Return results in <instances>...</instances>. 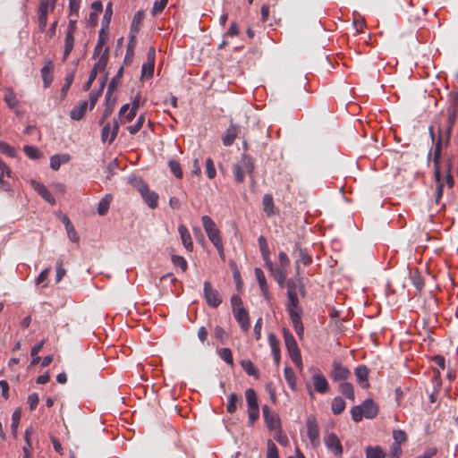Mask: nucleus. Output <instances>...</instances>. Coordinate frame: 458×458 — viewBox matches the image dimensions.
Segmentation results:
<instances>
[{
  "label": "nucleus",
  "mask_w": 458,
  "mask_h": 458,
  "mask_svg": "<svg viewBox=\"0 0 458 458\" xmlns=\"http://www.w3.org/2000/svg\"><path fill=\"white\" fill-rule=\"evenodd\" d=\"M154 67H155V64H149V63H145L143 64L142 65V68H141V75L144 77H148V78H151L154 74Z\"/></svg>",
  "instance_id": "nucleus-60"
},
{
  "label": "nucleus",
  "mask_w": 458,
  "mask_h": 458,
  "mask_svg": "<svg viewBox=\"0 0 458 458\" xmlns=\"http://www.w3.org/2000/svg\"><path fill=\"white\" fill-rule=\"evenodd\" d=\"M345 406H346L345 401L342 397L336 396L333 399L332 403H331L332 412L335 415H339L344 411Z\"/></svg>",
  "instance_id": "nucleus-32"
},
{
  "label": "nucleus",
  "mask_w": 458,
  "mask_h": 458,
  "mask_svg": "<svg viewBox=\"0 0 458 458\" xmlns=\"http://www.w3.org/2000/svg\"><path fill=\"white\" fill-rule=\"evenodd\" d=\"M240 402V397L232 393L228 397V403L226 407L227 412L233 414L237 411V403Z\"/></svg>",
  "instance_id": "nucleus-40"
},
{
  "label": "nucleus",
  "mask_w": 458,
  "mask_h": 458,
  "mask_svg": "<svg viewBox=\"0 0 458 458\" xmlns=\"http://www.w3.org/2000/svg\"><path fill=\"white\" fill-rule=\"evenodd\" d=\"M87 108H88V101H86V100L81 102L80 105L75 106L70 112L71 118L74 121L81 120L84 116V114L87 111Z\"/></svg>",
  "instance_id": "nucleus-25"
},
{
  "label": "nucleus",
  "mask_w": 458,
  "mask_h": 458,
  "mask_svg": "<svg viewBox=\"0 0 458 458\" xmlns=\"http://www.w3.org/2000/svg\"><path fill=\"white\" fill-rule=\"evenodd\" d=\"M206 174L209 179H214L216 174L214 162L210 157L206 159Z\"/></svg>",
  "instance_id": "nucleus-54"
},
{
  "label": "nucleus",
  "mask_w": 458,
  "mask_h": 458,
  "mask_svg": "<svg viewBox=\"0 0 458 458\" xmlns=\"http://www.w3.org/2000/svg\"><path fill=\"white\" fill-rule=\"evenodd\" d=\"M178 232L180 233L182 242L183 246L185 247V249L188 251H191L193 249V244H192L191 233H190L189 230L187 229V227L183 225H180L178 226Z\"/></svg>",
  "instance_id": "nucleus-20"
},
{
  "label": "nucleus",
  "mask_w": 458,
  "mask_h": 458,
  "mask_svg": "<svg viewBox=\"0 0 458 458\" xmlns=\"http://www.w3.org/2000/svg\"><path fill=\"white\" fill-rule=\"evenodd\" d=\"M287 309H298L301 308L299 306V300L297 296V293H287Z\"/></svg>",
  "instance_id": "nucleus-50"
},
{
  "label": "nucleus",
  "mask_w": 458,
  "mask_h": 458,
  "mask_svg": "<svg viewBox=\"0 0 458 458\" xmlns=\"http://www.w3.org/2000/svg\"><path fill=\"white\" fill-rule=\"evenodd\" d=\"M284 340L292 361L300 369L302 368L301 351L293 335L286 329L283 330Z\"/></svg>",
  "instance_id": "nucleus-4"
},
{
  "label": "nucleus",
  "mask_w": 458,
  "mask_h": 458,
  "mask_svg": "<svg viewBox=\"0 0 458 458\" xmlns=\"http://www.w3.org/2000/svg\"><path fill=\"white\" fill-rule=\"evenodd\" d=\"M203 293L204 299L209 307L216 309L222 303V298L218 291L213 288L209 281L204 282Z\"/></svg>",
  "instance_id": "nucleus-7"
},
{
  "label": "nucleus",
  "mask_w": 458,
  "mask_h": 458,
  "mask_svg": "<svg viewBox=\"0 0 458 458\" xmlns=\"http://www.w3.org/2000/svg\"><path fill=\"white\" fill-rule=\"evenodd\" d=\"M73 80H74V72H70L69 74L66 75L64 83L62 86L61 92H60L62 99H64L66 97L67 92H68L71 85L73 82Z\"/></svg>",
  "instance_id": "nucleus-41"
},
{
  "label": "nucleus",
  "mask_w": 458,
  "mask_h": 458,
  "mask_svg": "<svg viewBox=\"0 0 458 458\" xmlns=\"http://www.w3.org/2000/svg\"><path fill=\"white\" fill-rule=\"evenodd\" d=\"M171 260L174 266L180 267L182 271H186L188 265L186 259L183 257L179 255H172Z\"/></svg>",
  "instance_id": "nucleus-51"
},
{
  "label": "nucleus",
  "mask_w": 458,
  "mask_h": 458,
  "mask_svg": "<svg viewBox=\"0 0 458 458\" xmlns=\"http://www.w3.org/2000/svg\"><path fill=\"white\" fill-rule=\"evenodd\" d=\"M81 6V0H69L70 17L77 18Z\"/></svg>",
  "instance_id": "nucleus-52"
},
{
  "label": "nucleus",
  "mask_w": 458,
  "mask_h": 458,
  "mask_svg": "<svg viewBox=\"0 0 458 458\" xmlns=\"http://www.w3.org/2000/svg\"><path fill=\"white\" fill-rule=\"evenodd\" d=\"M369 369L365 365H359L354 369L357 381L362 388L369 387Z\"/></svg>",
  "instance_id": "nucleus-16"
},
{
  "label": "nucleus",
  "mask_w": 458,
  "mask_h": 458,
  "mask_svg": "<svg viewBox=\"0 0 458 458\" xmlns=\"http://www.w3.org/2000/svg\"><path fill=\"white\" fill-rule=\"evenodd\" d=\"M324 443L326 447L333 452L335 458H342L343 454V446L342 444L337 437V436L334 433H328L324 437Z\"/></svg>",
  "instance_id": "nucleus-9"
},
{
  "label": "nucleus",
  "mask_w": 458,
  "mask_h": 458,
  "mask_svg": "<svg viewBox=\"0 0 458 458\" xmlns=\"http://www.w3.org/2000/svg\"><path fill=\"white\" fill-rule=\"evenodd\" d=\"M119 130V124L116 120L114 121L113 126L111 127L110 123H106L104 125L101 131V140L103 142H108L109 144L113 143L115 140Z\"/></svg>",
  "instance_id": "nucleus-12"
},
{
  "label": "nucleus",
  "mask_w": 458,
  "mask_h": 458,
  "mask_svg": "<svg viewBox=\"0 0 458 458\" xmlns=\"http://www.w3.org/2000/svg\"><path fill=\"white\" fill-rule=\"evenodd\" d=\"M268 344L271 348L274 360L276 364L278 365L280 362V345L277 337L273 333L268 335Z\"/></svg>",
  "instance_id": "nucleus-21"
},
{
  "label": "nucleus",
  "mask_w": 458,
  "mask_h": 458,
  "mask_svg": "<svg viewBox=\"0 0 458 458\" xmlns=\"http://www.w3.org/2000/svg\"><path fill=\"white\" fill-rule=\"evenodd\" d=\"M132 183L148 208L151 209L156 208L158 205V195L155 191H150L148 184L140 178H135Z\"/></svg>",
  "instance_id": "nucleus-3"
},
{
  "label": "nucleus",
  "mask_w": 458,
  "mask_h": 458,
  "mask_svg": "<svg viewBox=\"0 0 458 458\" xmlns=\"http://www.w3.org/2000/svg\"><path fill=\"white\" fill-rule=\"evenodd\" d=\"M264 421L269 430H275L280 428V420L277 414L273 413L267 405L262 407Z\"/></svg>",
  "instance_id": "nucleus-10"
},
{
  "label": "nucleus",
  "mask_w": 458,
  "mask_h": 458,
  "mask_svg": "<svg viewBox=\"0 0 458 458\" xmlns=\"http://www.w3.org/2000/svg\"><path fill=\"white\" fill-rule=\"evenodd\" d=\"M167 3H168V0L156 1L153 4L152 10H151L152 15L155 16V15L162 13L163 10L165 9V7L166 6Z\"/></svg>",
  "instance_id": "nucleus-55"
},
{
  "label": "nucleus",
  "mask_w": 458,
  "mask_h": 458,
  "mask_svg": "<svg viewBox=\"0 0 458 458\" xmlns=\"http://www.w3.org/2000/svg\"><path fill=\"white\" fill-rule=\"evenodd\" d=\"M143 19V11L140 10L135 13L131 24L130 34H134L135 36H137L138 32L140 31V28L142 24Z\"/></svg>",
  "instance_id": "nucleus-26"
},
{
  "label": "nucleus",
  "mask_w": 458,
  "mask_h": 458,
  "mask_svg": "<svg viewBox=\"0 0 458 458\" xmlns=\"http://www.w3.org/2000/svg\"><path fill=\"white\" fill-rule=\"evenodd\" d=\"M270 273L280 286L284 284L288 275L287 268L279 266L274 267Z\"/></svg>",
  "instance_id": "nucleus-23"
},
{
  "label": "nucleus",
  "mask_w": 458,
  "mask_h": 458,
  "mask_svg": "<svg viewBox=\"0 0 458 458\" xmlns=\"http://www.w3.org/2000/svg\"><path fill=\"white\" fill-rule=\"evenodd\" d=\"M262 204H263V210L267 214V216H271L275 214V211H274L275 205H274L273 197L271 195H269V194L264 195L263 199H262Z\"/></svg>",
  "instance_id": "nucleus-31"
},
{
  "label": "nucleus",
  "mask_w": 458,
  "mask_h": 458,
  "mask_svg": "<svg viewBox=\"0 0 458 458\" xmlns=\"http://www.w3.org/2000/svg\"><path fill=\"white\" fill-rule=\"evenodd\" d=\"M402 445L392 443L389 448V455L393 458H401L403 455Z\"/></svg>",
  "instance_id": "nucleus-56"
},
{
  "label": "nucleus",
  "mask_w": 458,
  "mask_h": 458,
  "mask_svg": "<svg viewBox=\"0 0 458 458\" xmlns=\"http://www.w3.org/2000/svg\"><path fill=\"white\" fill-rule=\"evenodd\" d=\"M20 420H21V411L19 410H16L12 414L11 428H12L13 432H15L17 430Z\"/></svg>",
  "instance_id": "nucleus-63"
},
{
  "label": "nucleus",
  "mask_w": 458,
  "mask_h": 458,
  "mask_svg": "<svg viewBox=\"0 0 458 458\" xmlns=\"http://www.w3.org/2000/svg\"><path fill=\"white\" fill-rule=\"evenodd\" d=\"M254 274L256 276V279L258 281L259 288H265V286L267 285V279L265 277L264 272L261 268L256 267L254 269Z\"/></svg>",
  "instance_id": "nucleus-53"
},
{
  "label": "nucleus",
  "mask_w": 458,
  "mask_h": 458,
  "mask_svg": "<svg viewBox=\"0 0 458 458\" xmlns=\"http://www.w3.org/2000/svg\"><path fill=\"white\" fill-rule=\"evenodd\" d=\"M378 413V407L375 402L368 398L360 405H355L351 409L352 420L354 422H360L363 417L366 419H374Z\"/></svg>",
  "instance_id": "nucleus-1"
},
{
  "label": "nucleus",
  "mask_w": 458,
  "mask_h": 458,
  "mask_svg": "<svg viewBox=\"0 0 458 458\" xmlns=\"http://www.w3.org/2000/svg\"><path fill=\"white\" fill-rule=\"evenodd\" d=\"M258 242H259V250L261 252V256L263 257V256L270 255V251L268 249L267 240L263 235H260L258 238Z\"/></svg>",
  "instance_id": "nucleus-57"
},
{
  "label": "nucleus",
  "mask_w": 458,
  "mask_h": 458,
  "mask_svg": "<svg viewBox=\"0 0 458 458\" xmlns=\"http://www.w3.org/2000/svg\"><path fill=\"white\" fill-rule=\"evenodd\" d=\"M267 458H279L278 450L276 444L272 440L267 442Z\"/></svg>",
  "instance_id": "nucleus-59"
},
{
  "label": "nucleus",
  "mask_w": 458,
  "mask_h": 458,
  "mask_svg": "<svg viewBox=\"0 0 458 458\" xmlns=\"http://www.w3.org/2000/svg\"><path fill=\"white\" fill-rule=\"evenodd\" d=\"M123 74V67L121 66L119 70L117 71L115 76H114L111 80V81L108 84L107 90L108 92H113L115 90L117 85L120 82V80Z\"/></svg>",
  "instance_id": "nucleus-39"
},
{
  "label": "nucleus",
  "mask_w": 458,
  "mask_h": 458,
  "mask_svg": "<svg viewBox=\"0 0 458 458\" xmlns=\"http://www.w3.org/2000/svg\"><path fill=\"white\" fill-rule=\"evenodd\" d=\"M137 43V36L134 34L129 35V42L126 48L125 61H131L134 55V48Z\"/></svg>",
  "instance_id": "nucleus-37"
},
{
  "label": "nucleus",
  "mask_w": 458,
  "mask_h": 458,
  "mask_svg": "<svg viewBox=\"0 0 458 458\" xmlns=\"http://www.w3.org/2000/svg\"><path fill=\"white\" fill-rule=\"evenodd\" d=\"M0 152L10 157H14L16 156L15 148L2 140H0Z\"/></svg>",
  "instance_id": "nucleus-49"
},
{
  "label": "nucleus",
  "mask_w": 458,
  "mask_h": 458,
  "mask_svg": "<svg viewBox=\"0 0 458 458\" xmlns=\"http://www.w3.org/2000/svg\"><path fill=\"white\" fill-rule=\"evenodd\" d=\"M31 186L33 189L48 203L51 205L55 204V199L47 187L38 182L31 181Z\"/></svg>",
  "instance_id": "nucleus-14"
},
{
  "label": "nucleus",
  "mask_w": 458,
  "mask_h": 458,
  "mask_svg": "<svg viewBox=\"0 0 458 458\" xmlns=\"http://www.w3.org/2000/svg\"><path fill=\"white\" fill-rule=\"evenodd\" d=\"M235 320L239 323L242 331L247 332L250 327L249 312L245 308L233 311Z\"/></svg>",
  "instance_id": "nucleus-13"
},
{
  "label": "nucleus",
  "mask_w": 458,
  "mask_h": 458,
  "mask_svg": "<svg viewBox=\"0 0 458 458\" xmlns=\"http://www.w3.org/2000/svg\"><path fill=\"white\" fill-rule=\"evenodd\" d=\"M146 116L144 114H141L138 119L137 122L133 125H130L127 127L128 131L134 135L136 134L143 126V123H145Z\"/></svg>",
  "instance_id": "nucleus-42"
},
{
  "label": "nucleus",
  "mask_w": 458,
  "mask_h": 458,
  "mask_svg": "<svg viewBox=\"0 0 458 458\" xmlns=\"http://www.w3.org/2000/svg\"><path fill=\"white\" fill-rule=\"evenodd\" d=\"M55 5V0H52L51 3H49L47 0H41L40 4L38 7V14H44L47 16L48 9L54 10Z\"/></svg>",
  "instance_id": "nucleus-43"
},
{
  "label": "nucleus",
  "mask_w": 458,
  "mask_h": 458,
  "mask_svg": "<svg viewBox=\"0 0 458 458\" xmlns=\"http://www.w3.org/2000/svg\"><path fill=\"white\" fill-rule=\"evenodd\" d=\"M74 47V37L73 35H71L70 33H65V38H64V55L63 60L65 61L71 52L72 51Z\"/></svg>",
  "instance_id": "nucleus-34"
},
{
  "label": "nucleus",
  "mask_w": 458,
  "mask_h": 458,
  "mask_svg": "<svg viewBox=\"0 0 458 458\" xmlns=\"http://www.w3.org/2000/svg\"><path fill=\"white\" fill-rule=\"evenodd\" d=\"M241 367L249 375L256 378L259 377V369L254 366L250 360H242L241 361Z\"/></svg>",
  "instance_id": "nucleus-29"
},
{
  "label": "nucleus",
  "mask_w": 458,
  "mask_h": 458,
  "mask_svg": "<svg viewBox=\"0 0 458 458\" xmlns=\"http://www.w3.org/2000/svg\"><path fill=\"white\" fill-rule=\"evenodd\" d=\"M4 101L6 102V104L8 105V106L10 108L15 107L18 104V100L16 99V97H15L13 91L10 89H7L5 90Z\"/></svg>",
  "instance_id": "nucleus-46"
},
{
  "label": "nucleus",
  "mask_w": 458,
  "mask_h": 458,
  "mask_svg": "<svg viewBox=\"0 0 458 458\" xmlns=\"http://www.w3.org/2000/svg\"><path fill=\"white\" fill-rule=\"evenodd\" d=\"M284 378L292 390L296 389V377L294 371L290 367H285L284 369Z\"/></svg>",
  "instance_id": "nucleus-36"
},
{
  "label": "nucleus",
  "mask_w": 458,
  "mask_h": 458,
  "mask_svg": "<svg viewBox=\"0 0 458 458\" xmlns=\"http://www.w3.org/2000/svg\"><path fill=\"white\" fill-rule=\"evenodd\" d=\"M245 398L248 406V417H249V426H252L254 422L259 417V407L258 402V395L254 389L248 388L245 390Z\"/></svg>",
  "instance_id": "nucleus-5"
},
{
  "label": "nucleus",
  "mask_w": 458,
  "mask_h": 458,
  "mask_svg": "<svg viewBox=\"0 0 458 458\" xmlns=\"http://www.w3.org/2000/svg\"><path fill=\"white\" fill-rule=\"evenodd\" d=\"M219 357L225 361L227 364L233 366V354L232 351L229 348H223L219 352Z\"/></svg>",
  "instance_id": "nucleus-48"
},
{
  "label": "nucleus",
  "mask_w": 458,
  "mask_h": 458,
  "mask_svg": "<svg viewBox=\"0 0 458 458\" xmlns=\"http://www.w3.org/2000/svg\"><path fill=\"white\" fill-rule=\"evenodd\" d=\"M306 426H307V435L310 441V444L314 447L318 446L320 444L319 429H318V425L316 418L312 415L309 416L307 418Z\"/></svg>",
  "instance_id": "nucleus-8"
},
{
  "label": "nucleus",
  "mask_w": 458,
  "mask_h": 458,
  "mask_svg": "<svg viewBox=\"0 0 458 458\" xmlns=\"http://www.w3.org/2000/svg\"><path fill=\"white\" fill-rule=\"evenodd\" d=\"M71 160V157L69 154H56L51 157L50 158V167L57 171L61 165L67 164Z\"/></svg>",
  "instance_id": "nucleus-22"
},
{
  "label": "nucleus",
  "mask_w": 458,
  "mask_h": 458,
  "mask_svg": "<svg viewBox=\"0 0 458 458\" xmlns=\"http://www.w3.org/2000/svg\"><path fill=\"white\" fill-rule=\"evenodd\" d=\"M351 375L350 369L344 366L339 360H333L329 377L334 382L346 381Z\"/></svg>",
  "instance_id": "nucleus-6"
},
{
  "label": "nucleus",
  "mask_w": 458,
  "mask_h": 458,
  "mask_svg": "<svg viewBox=\"0 0 458 458\" xmlns=\"http://www.w3.org/2000/svg\"><path fill=\"white\" fill-rule=\"evenodd\" d=\"M245 172L236 164L233 165V174L235 181L239 183L243 182L245 179Z\"/></svg>",
  "instance_id": "nucleus-61"
},
{
  "label": "nucleus",
  "mask_w": 458,
  "mask_h": 458,
  "mask_svg": "<svg viewBox=\"0 0 458 458\" xmlns=\"http://www.w3.org/2000/svg\"><path fill=\"white\" fill-rule=\"evenodd\" d=\"M30 430L27 429L25 431V441H26V445L23 446V458H30V449H31V443H30Z\"/></svg>",
  "instance_id": "nucleus-62"
},
{
  "label": "nucleus",
  "mask_w": 458,
  "mask_h": 458,
  "mask_svg": "<svg viewBox=\"0 0 458 458\" xmlns=\"http://www.w3.org/2000/svg\"><path fill=\"white\" fill-rule=\"evenodd\" d=\"M339 391L340 393L344 395L347 399L351 401H354L355 399V394L352 384L343 381L339 384Z\"/></svg>",
  "instance_id": "nucleus-28"
},
{
  "label": "nucleus",
  "mask_w": 458,
  "mask_h": 458,
  "mask_svg": "<svg viewBox=\"0 0 458 458\" xmlns=\"http://www.w3.org/2000/svg\"><path fill=\"white\" fill-rule=\"evenodd\" d=\"M393 443L403 445L407 442V435L402 429H394L393 430Z\"/></svg>",
  "instance_id": "nucleus-45"
},
{
  "label": "nucleus",
  "mask_w": 458,
  "mask_h": 458,
  "mask_svg": "<svg viewBox=\"0 0 458 458\" xmlns=\"http://www.w3.org/2000/svg\"><path fill=\"white\" fill-rule=\"evenodd\" d=\"M231 306L233 311L238 310V309L243 308L242 307V300L239 295H233L231 297Z\"/></svg>",
  "instance_id": "nucleus-64"
},
{
  "label": "nucleus",
  "mask_w": 458,
  "mask_h": 458,
  "mask_svg": "<svg viewBox=\"0 0 458 458\" xmlns=\"http://www.w3.org/2000/svg\"><path fill=\"white\" fill-rule=\"evenodd\" d=\"M366 458H385L386 454L379 445H369L365 449Z\"/></svg>",
  "instance_id": "nucleus-27"
},
{
  "label": "nucleus",
  "mask_w": 458,
  "mask_h": 458,
  "mask_svg": "<svg viewBox=\"0 0 458 458\" xmlns=\"http://www.w3.org/2000/svg\"><path fill=\"white\" fill-rule=\"evenodd\" d=\"M208 234V237L209 241L214 244L216 249L217 250L220 257L224 259L225 254H224V246L223 242L220 236V232L218 228H216L215 231L209 232Z\"/></svg>",
  "instance_id": "nucleus-17"
},
{
  "label": "nucleus",
  "mask_w": 458,
  "mask_h": 458,
  "mask_svg": "<svg viewBox=\"0 0 458 458\" xmlns=\"http://www.w3.org/2000/svg\"><path fill=\"white\" fill-rule=\"evenodd\" d=\"M108 62V48L106 47L104 53L99 56L98 62L94 64L92 71L95 72H102L106 69Z\"/></svg>",
  "instance_id": "nucleus-30"
},
{
  "label": "nucleus",
  "mask_w": 458,
  "mask_h": 458,
  "mask_svg": "<svg viewBox=\"0 0 458 458\" xmlns=\"http://www.w3.org/2000/svg\"><path fill=\"white\" fill-rule=\"evenodd\" d=\"M429 134L433 142H435V149L433 155V163H434V177L435 180L439 181L440 176V155L442 150V144L445 142V137L443 133V130L438 128V135L436 140L434 129L432 126L429 127Z\"/></svg>",
  "instance_id": "nucleus-2"
},
{
  "label": "nucleus",
  "mask_w": 458,
  "mask_h": 458,
  "mask_svg": "<svg viewBox=\"0 0 458 458\" xmlns=\"http://www.w3.org/2000/svg\"><path fill=\"white\" fill-rule=\"evenodd\" d=\"M23 151L28 157L34 160L40 158L42 156V153L39 151L38 148L30 145L24 146Z\"/></svg>",
  "instance_id": "nucleus-38"
},
{
  "label": "nucleus",
  "mask_w": 458,
  "mask_h": 458,
  "mask_svg": "<svg viewBox=\"0 0 458 458\" xmlns=\"http://www.w3.org/2000/svg\"><path fill=\"white\" fill-rule=\"evenodd\" d=\"M295 251L299 254V262H301L305 266H309L312 262L311 256L306 251L305 249H302L298 242L295 243Z\"/></svg>",
  "instance_id": "nucleus-33"
},
{
  "label": "nucleus",
  "mask_w": 458,
  "mask_h": 458,
  "mask_svg": "<svg viewBox=\"0 0 458 458\" xmlns=\"http://www.w3.org/2000/svg\"><path fill=\"white\" fill-rule=\"evenodd\" d=\"M111 201L112 196L110 194H106L101 199L98 206V214L99 216H105L107 213Z\"/></svg>",
  "instance_id": "nucleus-35"
},
{
  "label": "nucleus",
  "mask_w": 458,
  "mask_h": 458,
  "mask_svg": "<svg viewBox=\"0 0 458 458\" xmlns=\"http://www.w3.org/2000/svg\"><path fill=\"white\" fill-rule=\"evenodd\" d=\"M246 174L252 175L254 172L253 158L247 155H242L240 162L236 163Z\"/></svg>",
  "instance_id": "nucleus-24"
},
{
  "label": "nucleus",
  "mask_w": 458,
  "mask_h": 458,
  "mask_svg": "<svg viewBox=\"0 0 458 458\" xmlns=\"http://www.w3.org/2000/svg\"><path fill=\"white\" fill-rule=\"evenodd\" d=\"M41 77L43 80L44 87L48 88L53 81V67L51 60L46 61L45 65L41 68Z\"/></svg>",
  "instance_id": "nucleus-18"
},
{
  "label": "nucleus",
  "mask_w": 458,
  "mask_h": 458,
  "mask_svg": "<svg viewBox=\"0 0 458 458\" xmlns=\"http://www.w3.org/2000/svg\"><path fill=\"white\" fill-rule=\"evenodd\" d=\"M113 11H112V4L108 3L106 8V12L102 20V28L108 27L111 20Z\"/></svg>",
  "instance_id": "nucleus-58"
},
{
  "label": "nucleus",
  "mask_w": 458,
  "mask_h": 458,
  "mask_svg": "<svg viewBox=\"0 0 458 458\" xmlns=\"http://www.w3.org/2000/svg\"><path fill=\"white\" fill-rule=\"evenodd\" d=\"M201 221L207 233L217 228L215 222L208 216H203Z\"/></svg>",
  "instance_id": "nucleus-47"
},
{
  "label": "nucleus",
  "mask_w": 458,
  "mask_h": 458,
  "mask_svg": "<svg viewBox=\"0 0 458 458\" xmlns=\"http://www.w3.org/2000/svg\"><path fill=\"white\" fill-rule=\"evenodd\" d=\"M116 102V98L113 97V92L106 91V107L103 112L102 118L100 120V124L103 123L104 120L106 119L114 111V106Z\"/></svg>",
  "instance_id": "nucleus-19"
},
{
  "label": "nucleus",
  "mask_w": 458,
  "mask_h": 458,
  "mask_svg": "<svg viewBox=\"0 0 458 458\" xmlns=\"http://www.w3.org/2000/svg\"><path fill=\"white\" fill-rule=\"evenodd\" d=\"M240 131L239 126L231 123L230 126L225 131L222 137L223 144L226 147L233 145L238 133Z\"/></svg>",
  "instance_id": "nucleus-15"
},
{
  "label": "nucleus",
  "mask_w": 458,
  "mask_h": 458,
  "mask_svg": "<svg viewBox=\"0 0 458 458\" xmlns=\"http://www.w3.org/2000/svg\"><path fill=\"white\" fill-rule=\"evenodd\" d=\"M312 383L314 391L318 394H325L329 390V383L320 371L316 372L312 376Z\"/></svg>",
  "instance_id": "nucleus-11"
},
{
  "label": "nucleus",
  "mask_w": 458,
  "mask_h": 458,
  "mask_svg": "<svg viewBox=\"0 0 458 458\" xmlns=\"http://www.w3.org/2000/svg\"><path fill=\"white\" fill-rule=\"evenodd\" d=\"M168 166H169L171 172L174 174V175L176 178L181 179L182 177V170L181 165L178 161L174 160V159L169 160Z\"/></svg>",
  "instance_id": "nucleus-44"
}]
</instances>
